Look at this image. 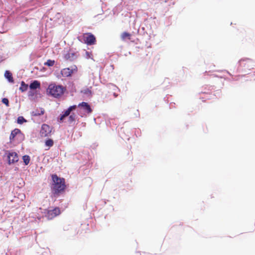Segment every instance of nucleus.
<instances>
[{
  "label": "nucleus",
  "mask_w": 255,
  "mask_h": 255,
  "mask_svg": "<svg viewBox=\"0 0 255 255\" xmlns=\"http://www.w3.org/2000/svg\"><path fill=\"white\" fill-rule=\"evenodd\" d=\"M52 187H51L52 192L53 196L56 197L63 192L66 185L64 178H61L57 176L56 174L52 175Z\"/></svg>",
  "instance_id": "1"
},
{
  "label": "nucleus",
  "mask_w": 255,
  "mask_h": 255,
  "mask_svg": "<svg viewBox=\"0 0 255 255\" xmlns=\"http://www.w3.org/2000/svg\"><path fill=\"white\" fill-rule=\"evenodd\" d=\"M81 107L88 114L91 113L92 112V110L90 106L86 102H82L80 103L78 105V107ZM77 106L76 105H73L69 107L64 113L63 114L60 115V117L59 118V122L61 123L63 122L64 118L68 117L70 115V113L75 110L77 108Z\"/></svg>",
  "instance_id": "2"
},
{
  "label": "nucleus",
  "mask_w": 255,
  "mask_h": 255,
  "mask_svg": "<svg viewBox=\"0 0 255 255\" xmlns=\"http://www.w3.org/2000/svg\"><path fill=\"white\" fill-rule=\"evenodd\" d=\"M66 91V88L62 85L51 83L47 89V92L53 97L59 98L61 97Z\"/></svg>",
  "instance_id": "3"
},
{
  "label": "nucleus",
  "mask_w": 255,
  "mask_h": 255,
  "mask_svg": "<svg viewBox=\"0 0 255 255\" xmlns=\"http://www.w3.org/2000/svg\"><path fill=\"white\" fill-rule=\"evenodd\" d=\"M83 39L85 43L89 45H94L96 42L95 36L91 33L83 34Z\"/></svg>",
  "instance_id": "4"
},
{
  "label": "nucleus",
  "mask_w": 255,
  "mask_h": 255,
  "mask_svg": "<svg viewBox=\"0 0 255 255\" xmlns=\"http://www.w3.org/2000/svg\"><path fill=\"white\" fill-rule=\"evenodd\" d=\"M61 211L58 207H55L54 209L52 210H47L45 211V217L48 220H52L56 216L60 215Z\"/></svg>",
  "instance_id": "5"
},
{
  "label": "nucleus",
  "mask_w": 255,
  "mask_h": 255,
  "mask_svg": "<svg viewBox=\"0 0 255 255\" xmlns=\"http://www.w3.org/2000/svg\"><path fill=\"white\" fill-rule=\"evenodd\" d=\"M77 71V68L76 66H74L72 69L69 68H65L61 70L60 73L63 77H68L71 76L74 72Z\"/></svg>",
  "instance_id": "6"
},
{
  "label": "nucleus",
  "mask_w": 255,
  "mask_h": 255,
  "mask_svg": "<svg viewBox=\"0 0 255 255\" xmlns=\"http://www.w3.org/2000/svg\"><path fill=\"white\" fill-rule=\"evenodd\" d=\"M51 130L52 128L46 124L42 125L40 130L41 135L43 137L49 136L51 132Z\"/></svg>",
  "instance_id": "7"
},
{
  "label": "nucleus",
  "mask_w": 255,
  "mask_h": 255,
  "mask_svg": "<svg viewBox=\"0 0 255 255\" xmlns=\"http://www.w3.org/2000/svg\"><path fill=\"white\" fill-rule=\"evenodd\" d=\"M7 158L9 164L17 162L19 159L17 154L15 152H9Z\"/></svg>",
  "instance_id": "8"
},
{
  "label": "nucleus",
  "mask_w": 255,
  "mask_h": 255,
  "mask_svg": "<svg viewBox=\"0 0 255 255\" xmlns=\"http://www.w3.org/2000/svg\"><path fill=\"white\" fill-rule=\"evenodd\" d=\"M20 133L21 131L20 129L18 128H15L14 129L12 130L9 136V139L10 142L13 141L16 136L18 134H20Z\"/></svg>",
  "instance_id": "9"
},
{
  "label": "nucleus",
  "mask_w": 255,
  "mask_h": 255,
  "mask_svg": "<svg viewBox=\"0 0 255 255\" xmlns=\"http://www.w3.org/2000/svg\"><path fill=\"white\" fill-rule=\"evenodd\" d=\"M29 87L31 89L33 90L39 88L40 87V83L39 81L35 80L30 84Z\"/></svg>",
  "instance_id": "10"
},
{
  "label": "nucleus",
  "mask_w": 255,
  "mask_h": 255,
  "mask_svg": "<svg viewBox=\"0 0 255 255\" xmlns=\"http://www.w3.org/2000/svg\"><path fill=\"white\" fill-rule=\"evenodd\" d=\"M131 36V34L127 32H124L121 35V38L123 40H130Z\"/></svg>",
  "instance_id": "11"
},
{
  "label": "nucleus",
  "mask_w": 255,
  "mask_h": 255,
  "mask_svg": "<svg viewBox=\"0 0 255 255\" xmlns=\"http://www.w3.org/2000/svg\"><path fill=\"white\" fill-rule=\"evenodd\" d=\"M4 76L8 79L9 82L13 83L14 81L12 76V74L8 71H6L4 73Z\"/></svg>",
  "instance_id": "12"
},
{
  "label": "nucleus",
  "mask_w": 255,
  "mask_h": 255,
  "mask_svg": "<svg viewBox=\"0 0 255 255\" xmlns=\"http://www.w3.org/2000/svg\"><path fill=\"white\" fill-rule=\"evenodd\" d=\"M28 89V85L26 84L24 82L22 81L21 83V86L19 88V90L22 92L26 91Z\"/></svg>",
  "instance_id": "13"
},
{
  "label": "nucleus",
  "mask_w": 255,
  "mask_h": 255,
  "mask_svg": "<svg viewBox=\"0 0 255 255\" xmlns=\"http://www.w3.org/2000/svg\"><path fill=\"white\" fill-rule=\"evenodd\" d=\"M76 115L74 113L70 115L68 118V121L69 124H72L75 121Z\"/></svg>",
  "instance_id": "14"
},
{
  "label": "nucleus",
  "mask_w": 255,
  "mask_h": 255,
  "mask_svg": "<svg viewBox=\"0 0 255 255\" xmlns=\"http://www.w3.org/2000/svg\"><path fill=\"white\" fill-rule=\"evenodd\" d=\"M55 61L54 60L48 59L46 62L44 63V65L48 67H51L55 64Z\"/></svg>",
  "instance_id": "15"
},
{
  "label": "nucleus",
  "mask_w": 255,
  "mask_h": 255,
  "mask_svg": "<svg viewBox=\"0 0 255 255\" xmlns=\"http://www.w3.org/2000/svg\"><path fill=\"white\" fill-rule=\"evenodd\" d=\"M251 62V60L249 59L245 60L242 59L239 61L240 65L242 67L245 66L247 63H249Z\"/></svg>",
  "instance_id": "16"
},
{
  "label": "nucleus",
  "mask_w": 255,
  "mask_h": 255,
  "mask_svg": "<svg viewBox=\"0 0 255 255\" xmlns=\"http://www.w3.org/2000/svg\"><path fill=\"white\" fill-rule=\"evenodd\" d=\"M22 159L23 160V162L25 164V165H27L29 164L30 161V157L28 155H25L23 156Z\"/></svg>",
  "instance_id": "17"
},
{
  "label": "nucleus",
  "mask_w": 255,
  "mask_h": 255,
  "mask_svg": "<svg viewBox=\"0 0 255 255\" xmlns=\"http://www.w3.org/2000/svg\"><path fill=\"white\" fill-rule=\"evenodd\" d=\"M44 113V110L43 109H41L40 112H39L38 110H36L35 112H33V115L34 116H38L43 115Z\"/></svg>",
  "instance_id": "18"
},
{
  "label": "nucleus",
  "mask_w": 255,
  "mask_h": 255,
  "mask_svg": "<svg viewBox=\"0 0 255 255\" xmlns=\"http://www.w3.org/2000/svg\"><path fill=\"white\" fill-rule=\"evenodd\" d=\"M53 141L51 139H48V140H46L45 141V144L46 145L48 146V147H51L53 145Z\"/></svg>",
  "instance_id": "19"
},
{
  "label": "nucleus",
  "mask_w": 255,
  "mask_h": 255,
  "mask_svg": "<svg viewBox=\"0 0 255 255\" xmlns=\"http://www.w3.org/2000/svg\"><path fill=\"white\" fill-rule=\"evenodd\" d=\"M26 122V120L22 116H20L17 118V123L19 124H22Z\"/></svg>",
  "instance_id": "20"
},
{
  "label": "nucleus",
  "mask_w": 255,
  "mask_h": 255,
  "mask_svg": "<svg viewBox=\"0 0 255 255\" xmlns=\"http://www.w3.org/2000/svg\"><path fill=\"white\" fill-rule=\"evenodd\" d=\"M2 102L5 104L7 107L9 106V101L7 98H3L2 99Z\"/></svg>",
  "instance_id": "21"
},
{
  "label": "nucleus",
  "mask_w": 255,
  "mask_h": 255,
  "mask_svg": "<svg viewBox=\"0 0 255 255\" xmlns=\"http://www.w3.org/2000/svg\"><path fill=\"white\" fill-rule=\"evenodd\" d=\"M114 90H115V91H117L118 92L120 91V89L117 87L114 86Z\"/></svg>",
  "instance_id": "22"
},
{
  "label": "nucleus",
  "mask_w": 255,
  "mask_h": 255,
  "mask_svg": "<svg viewBox=\"0 0 255 255\" xmlns=\"http://www.w3.org/2000/svg\"><path fill=\"white\" fill-rule=\"evenodd\" d=\"M113 95L115 98H116L118 96V93L116 92H115L113 93Z\"/></svg>",
  "instance_id": "23"
}]
</instances>
